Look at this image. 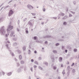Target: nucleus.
<instances>
[{"mask_svg":"<svg viewBox=\"0 0 79 79\" xmlns=\"http://www.w3.org/2000/svg\"><path fill=\"white\" fill-rule=\"evenodd\" d=\"M74 63H72V64L71 65V66H74Z\"/></svg>","mask_w":79,"mask_h":79,"instance_id":"42","label":"nucleus"},{"mask_svg":"<svg viewBox=\"0 0 79 79\" xmlns=\"http://www.w3.org/2000/svg\"><path fill=\"white\" fill-rule=\"evenodd\" d=\"M27 20V18H25V19L23 20L24 22H25Z\"/></svg>","mask_w":79,"mask_h":79,"instance_id":"49","label":"nucleus"},{"mask_svg":"<svg viewBox=\"0 0 79 79\" xmlns=\"http://www.w3.org/2000/svg\"><path fill=\"white\" fill-rule=\"evenodd\" d=\"M13 45L14 46H16V45H17V43H15L13 44Z\"/></svg>","mask_w":79,"mask_h":79,"instance_id":"21","label":"nucleus"},{"mask_svg":"<svg viewBox=\"0 0 79 79\" xmlns=\"http://www.w3.org/2000/svg\"><path fill=\"white\" fill-rule=\"evenodd\" d=\"M9 52H10V54L12 56H14L15 55V54H14V53L13 52H12V51H11L10 50H9Z\"/></svg>","mask_w":79,"mask_h":79,"instance_id":"8","label":"nucleus"},{"mask_svg":"<svg viewBox=\"0 0 79 79\" xmlns=\"http://www.w3.org/2000/svg\"><path fill=\"white\" fill-rule=\"evenodd\" d=\"M19 60H22L23 58V57H22V56L21 55H19Z\"/></svg>","mask_w":79,"mask_h":79,"instance_id":"14","label":"nucleus"},{"mask_svg":"<svg viewBox=\"0 0 79 79\" xmlns=\"http://www.w3.org/2000/svg\"><path fill=\"white\" fill-rule=\"evenodd\" d=\"M60 45V44L59 43H56V46H58Z\"/></svg>","mask_w":79,"mask_h":79,"instance_id":"38","label":"nucleus"},{"mask_svg":"<svg viewBox=\"0 0 79 79\" xmlns=\"http://www.w3.org/2000/svg\"><path fill=\"white\" fill-rule=\"evenodd\" d=\"M31 50L29 49L28 50V54H29H29H30L31 53Z\"/></svg>","mask_w":79,"mask_h":79,"instance_id":"34","label":"nucleus"},{"mask_svg":"<svg viewBox=\"0 0 79 79\" xmlns=\"http://www.w3.org/2000/svg\"><path fill=\"white\" fill-rule=\"evenodd\" d=\"M13 40H15V41H16V40H17V38H13Z\"/></svg>","mask_w":79,"mask_h":79,"instance_id":"25","label":"nucleus"},{"mask_svg":"<svg viewBox=\"0 0 79 79\" xmlns=\"http://www.w3.org/2000/svg\"><path fill=\"white\" fill-rule=\"evenodd\" d=\"M14 7H16V4H14Z\"/></svg>","mask_w":79,"mask_h":79,"instance_id":"63","label":"nucleus"},{"mask_svg":"<svg viewBox=\"0 0 79 79\" xmlns=\"http://www.w3.org/2000/svg\"><path fill=\"white\" fill-rule=\"evenodd\" d=\"M28 24L30 26H32V24L31 22V20L28 22Z\"/></svg>","mask_w":79,"mask_h":79,"instance_id":"12","label":"nucleus"},{"mask_svg":"<svg viewBox=\"0 0 79 79\" xmlns=\"http://www.w3.org/2000/svg\"><path fill=\"white\" fill-rule=\"evenodd\" d=\"M3 21V18H2V17H1L0 18V23H1V22H2V21Z\"/></svg>","mask_w":79,"mask_h":79,"instance_id":"22","label":"nucleus"},{"mask_svg":"<svg viewBox=\"0 0 79 79\" xmlns=\"http://www.w3.org/2000/svg\"><path fill=\"white\" fill-rule=\"evenodd\" d=\"M35 63L36 64H38V63L37 62V61H35Z\"/></svg>","mask_w":79,"mask_h":79,"instance_id":"37","label":"nucleus"},{"mask_svg":"<svg viewBox=\"0 0 79 79\" xmlns=\"http://www.w3.org/2000/svg\"><path fill=\"white\" fill-rule=\"evenodd\" d=\"M12 2V1H9V2L8 3V4H9V3H11V2Z\"/></svg>","mask_w":79,"mask_h":79,"instance_id":"61","label":"nucleus"},{"mask_svg":"<svg viewBox=\"0 0 79 79\" xmlns=\"http://www.w3.org/2000/svg\"><path fill=\"white\" fill-rule=\"evenodd\" d=\"M67 18H68V16H67V15H65V16L62 18V19H66Z\"/></svg>","mask_w":79,"mask_h":79,"instance_id":"15","label":"nucleus"},{"mask_svg":"<svg viewBox=\"0 0 79 79\" xmlns=\"http://www.w3.org/2000/svg\"><path fill=\"white\" fill-rule=\"evenodd\" d=\"M8 7H10V6L9 5L7 6H6L4 8V9H6L7 8H8Z\"/></svg>","mask_w":79,"mask_h":79,"instance_id":"28","label":"nucleus"},{"mask_svg":"<svg viewBox=\"0 0 79 79\" xmlns=\"http://www.w3.org/2000/svg\"><path fill=\"white\" fill-rule=\"evenodd\" d=\"M23 51H24V50H26V47H23Z\"/></svg>","mask_w":79,"mask_h":79,"instance_id":"29","label":"nucleus"},{"mask_svg":"<svg viewBox=\"0 0 79 79\" xmlns=\"http://www.w3.org/2000/svg\"><path fill=\"white\" fill-rule=\"evenodd\" d=\"M59 16H64V14L62 13V12H61L59 14Z\"/></svg>","mask_w":79,"mask_h":79,"instance_id":"11","label":"nucleus"},{"mask_svg":"<svg viewBox=\"0 0 79 79\" xmlns=\"http://www.w3.org/2000/svg\"><path fill=\"white\" fill-rule=\"evenodd\" d=\"M25 32L27 34H28V33H29V31L27 30H26Z\"/></svg>","mask_w":79,"mask_h":79,"instance_id":"43","label":"nucleus"},{"mask_svg":"<svg viewBox=\"0 0 79 79\" xmlns=\"http://www.w3.org/2000/svg\"><path fill=\"white\" fill-rule=\"evenodd\" d=\"M13 13H14V11H13V10H10L9 12V17L11 16V15H13Z\"/></svg>","mask_w":79,"mask_h":79,"instance_id":"3","label":"nucleus"},{"mask_svg":"<svg viewBox=\"0 0 79 79\" xmlns=\"http://www.w3.org/2000/svg\"><path fill=\"white\" fill-rule=\"evenodd\" d=\"M31 61L32 63H33V62H34V60L32 59L31 60Z\"/></svg>","mask_w":79,"mask_h":79,"instance_id":"51","label":"nucleus"},{"mask_svg":"<svg viewBox=\"0 0 79 79\" xmlns=\"http://www.w3.org/2000/svg\"><path fill=\"white\" fill-rule=\"evenodd\" d=\"M64 46H62V49H64Z\"/></svg>","mask_w":79,"mask_h":79,"instance_id":"62","label":"nucleus"},{"mask_svg":"<svg viewBox=\"0 0 79 79\" xmlns=\"http://www.w3.org/2000/svg\"><path fill=\"white\" fill-rule=\"evenodd\" d=\"M63 24L64 25H66V24H67V23L66 22H64L63 23Z\"/></svg>","mask_w":79,"mask_h":79,"instance_id":"23","label":"nucleus"},{"mask_svg":"<svg viewBox=\"0 0 79 79\" xmlns=\"http://www.w3.org/2000/svg\"><path fill=\"white\" fill-rule=\"evenodd\" d=\"M37 66L36 65H34L33 66V67L34 68H37Z\"/></svg>","mask_w":79,"mask_h":79,"instance_id":"48","label":"nucleus"},{"mask_svg":"<svg viewBox=\"0 0 79 79\" xmlns=\"http://www.w3.org/2000/svg\"><path fill=\"white\" fill-rule=\"evenodd\" d=\"M2 74L3 75V76H4L5 74V73L4 72H2Z\"/></svg>","mask_w":79,"mask_h":79,"instance_id":"30","label":"nucleus"},{"mask_svg":"<svg viewBox=\"0 0 79 79\" xmlns=\"http://www.w3.org/2000/svg\"><path fill=\"white\" fill-rule=\"evenodd\" d=\"M36 42H37V43H40V41H36Z\"/></svg>","mask_w":79,"mask_h":79,"instance_id":"55","label":"nucleus"},{"mask_svg":"<svg viewBox=\"0 0 79 79\" xmlns=\"http://www.w3.org/2000/svg\"><path fill=\"white\" fill-rule=\"evenodd\" d=\"M75 66H77V64L76 63L75 64Z\"/></svg>","mask_w":79,"mask_h":79,"instance_id":"64","label":"nucleus"},{"mask_svg":"<svg viewBox=\"0 0 79 79\" xmlns=\"http://www.w3.org/2000/svg\"><path fill=\"white\" fill-rule=\"evenodd\" d=\"M31 14L33 15V16H35V13H31Z\"/></svg>","mask_w":79,"mask_h":79,"instance_id":"26","label":"nucleus"},{"mask_svg":"<svg viewBox=\"0 0 79 79\" xmlns=\"http://www.w3.org/2000/svg\"><path fill=\"white\" fill-rule=\"evenodd\" d=\"M17 31H19V28H17Z\"/></svg>","mask_w":79,"mask_h":79,"instance_id":"60","label":"nucleus"},{"mask_svg":"<svg viewBox=\"0 0 79 79\" xmlns=\"http://www.w3.org/2000/svg\"><path fill=\"white\" fill-rule=\"evenodd\" d=\"M38 68L39 69H40V70H42V69H43V68H42L40 66Z\"/></svg>","mask_w":79,"mask_h":79,"instance_id":"19","label":"nucleus"},{"mask_svg":"<svg viewBox=\"0 0 79 79\" xmlns=\"http://www.w3.org/2000/svg\"><path fill=\"white\" fill-rule=\"evenodd\" d=\"M62 74H63V75H64V74H65L64 70H63V71L62 73Z\"/></svg>","mask_w":79,"mask_h":79,"instance_id":"24","label":"nucleus"},{"mask_svg":"<svg viewBox=\"0 0 79 79\" xmlns=\"http://www.w3.org/2000/svg\"><path fill=\"white\" fill-rule=\"evenodd\" d=\"M53 52L54 53H57V51H56V50H53Z\"/></svg>","mask_w":79,"mask_h":79,"instance_id":"20","label":"nucleus"},{"mask_svg":"<svg viewBox=\"0 0 79 79\" xmlns=\"http://www.w3.org/2000/svg\"><path fill=\"white\" fill-rule=\"evenodd\" d=\"M17 52H18V53H21V51L19 50H18Z\"/></svg>","mask_w":79,"mask_h":79,"instance_id":"18","label":"nucleus"},{"mask_svg":"<svg viewBox=\"0 0 79 79\" xmlns=\"http://www.w3.org/2000/svg\"><path fill=\"white\" fill-rule=\"evenodd\" d=\"M13 29V26H11V25H9L8 28L7 29V31H10V30Z\"/></svg>","mask_w":79,"mask_h":79,"instance_id":"2","label":"nucleus"},{"mask_svg":"<svg viewBox=\"0 0 79 79\" xmlns=\"http://www.w3.org/2000/svg\"><path fill=\"white\" fill-rule=\"evenodd\" d=\"M65 53H67V52H68V50H65Z\"/></svg>","mask_w":79,"mask_h":79,"instance_id":"56","label":"nucleus"},{"mask_svg":"<svg viewBox=\"0 0 79 79\" xmlns=\"http://www.w3.org/2000/svg\"><path fill=\"white\" fill-rule=\"evenodd\" d=\"M72 16H73V15H72L71 14H69V17H72Z\"/></svg>","mask_w":79,"mask_h":79,"instance_id":"47","label":"nucleus"},{"mask_svg":"<svg viewBox=\"0 0 79 79\" xmlns=\"http://www.w3.org/2000/svg\"><path fill=\"white\" fill-rule=\"evenodd\" d=\"M67 48L68 49H69V45H68L67 46Z\"/></svg>","mask_w":79,"mask_h":79,"instance_id":"41","label":"nucleus"},{"mask_svg":"<svg viewBox=\"0 0 79 79\" xmlns=\"http://www.w3.org/2000/svg\"><path fill=\"white\" fill-rule=\"evenodd\" d=\"M15 34V32L12 31L10 34V36L11 37H13V34Z\"/></svg>","mask_w":79,"mask_h":79,"instance_id":"13","label":"nucleus"},{"mask_svg":"<svg viewBox=\"0 0 79 79\" xmlns=\"http://www.w3.org/2000/svg\"><path fill=\"white\" fill-rule=\"evenodd\" d=\"M21 64H24V62L23 61H22L21 62Z\"/></svg>","mask_w":79,"mask_h":79,"instance_id":"27","label":"nucleus"},{"mask_svg":"<svg viewBox=\"0 0 79 79\" xmlns=\"http://www.w3.org/2000/svg\"><path fill=\"white\" fill-rule=\"evenodd\" d=\"M18 24H19V20L18 21Z\"/></svg>","mask_w":79,"mask_h":79,"instance_id":"59","label":"nucleus"},{"mask_svg":"<svg viewBox=\"0 0 79 79\" xmlns=\"http://www.w3.org/2000/svg\"><path fill=\"white\" fill-rule=\"evenodd\" d=\"M51 58L52 60H53L54 61V57H53V56H52V57H51Z\"/></svg>","mask_w":79,"mask_h":79,"instance_id":"32","label":"nucleus"},{"mask_svg":"<svg viewBox=\"0 0 79 79\" xmlns=\"http://www.w3.org/2000/svg\"><path fill=\"white\" fill-rule=\"evenodd\" d=\"M34 52L36 54V53H37V51L36 50Z\"/></svg>","mask_w":79,"mask_h":79,"instance_id":"53","label":"nucleus"},{"mask_svg":"<svg viewBox=\"0 0 79 79\" xmlns=\"http://www.w3.org/2000/svg\"><path fill=\"white\" fill-rule=\"evenodd\" d=\"M14 60L15 61H16V62H17V61H18V59H16V58H15L14 59Z\"/></svg>","mask_w":79,"mask_h":79,"instance_id":"39","label":"nucleus"},{"mask_svg":"<svg viewBox=\"0 0 79 79\" xmlns=\"http://www.w3.org/2000/svg\"><path fill=\"white\" fill-rule=\"evenodd\" d=\"M77 50L76 49H74V51L75 52H77Z\"/></svg>","mask_w":79,"mask_h":79,"instance_id":"40","label":"nucleus"},{"mask_svg":"<svg viewBox=\"0 0 79 79\" xmlns=\"http://www.w3.org/2000/svg\"><path fill=\"white\" fill-rule=\"evenodd\" d=\"M57 79H61V77H58Z\"/></svg>","mask_w":79,"mask_h":79,"instance_id":"58","label":"nucleus"},{"mask_svg":"<svg viewBox=\"0 0 79 79\" xmlns=\"http://www.w3.org/2000/svg\"><path fill=\"white\" fill-rule=\"evenodd\" d=\"M53 69L54 70H56V66H53Z\"/></svg>","mask_w":79,"mask_h":79,"instance_id":"17","label":"nucleus"},{"mask_svg":"<svg viewBox=\"0 0 79 79\" xmlns=\"http://www.w3.org/2000/svg\"><path fill=\"white\" fill-rule=\"evenodd\" d=\"M44 38H47L48 39L49 38H52V37L51 36H50L49 35H47L45 36L44 37Z\"/></svg>","mask_w":79,"mask_h":79,"instance_id":"6","label":"nucleus"},{"mask_svg":"<svg viewBox=\"0 0 79 79\" xmlns=\"http://www.w3.org/2000/svg\"><path fill=\"white\" fill-rule=\"evenodd\" d=\"M38 60H42V58H41V57H39L38 58Z\"/></svg>","mask_w":79,"mask_h":79,"instance_id":"44","label":"nucleus"},{"mask_svg":"<svg viewBox=\"0 0 79 79\" xmlns=\"http://www.w3.org/2000/svg\"><path fill=\"white\" fill-rule=\"evenodd\" d=\"M17 64L18 67L20 65L18 63H17Z\"/></svg>","mask_w":79,"mask_h":79,"instance_id":"35","label":"nucleus"},{"mask_svg":"<svg viewBox=\"0 0 79 79\" xmlns=\"http://www.w3.org/2000/svg\"><path fill=\"white\" fill-rule=\"evenodd\" d=\"M53 18L54 19H57V17H53Z\"/></svg>","mask_w":79,"mask_h":79,"instance_id":"52","label":"nucleus"},{"mask_svg":"<svg viewBox=\"0 0 79 79\" xmlns=\"http://www.w3.org/2000/svg\"><path fill=\"white\" fill-rule=\"evenodd\" d=\"M70 68V66H68L67 67V69H68V70H69V69Z\"/></svg>","mask_w":79,"mask_h":79,"instance_id":"45","label":"nucleus"},{"mask_svg":"<svg viewBox=\"0 0 79 79\" xmlns=\"http://www.w3.org/2000/svg\"><path fill=\"white\" fill-rule=\"evenodd\" d=\"M43 11L44 12H45V8H43Z\"/></svg>","mask_w":79,"mask_h":79,"instance_id":"31","label":"nucleus"},{"mask_svg":"<svg viewBox=\"0 0 79 79\" xmlns=\"http://www.w3.org/2000/svg\"><path fill=\"white\" fill-rule=\"evenodd\" d=\"M30 70L31 72H32L33 71V70L32 69V67H31V68Z\"/></svg>","mask_w":79,"mask_h":79,"instance_id":"46","label":"nucleus"},{"mask_svg":"<svg viewBox=\"0 0 79 79\" xmlns=\"http://www.w3.org/2000/svg\"><path fill=\"white\" fill-rule=\"evenodd\" d=\"M12 73H13L12 72H9L7 73V76H11V74H12Z\"/></svg>","mask_w":79,"mask_h":79,"instance_id":"9","label":"nucleus"},{"mask_svg":"<svg viewBox=\"0 0 79 79\" xmlns=\"http://www.w3.org/2000/svg\"><path fill=\"white\" fill-rule=\"evenodd\" d=\"M4 26H3L0 28V34L2 35H5L6 33V31L4 29Z\"/></svg>","mask_w":79,"mask_h":79,"instance_id":"1","label":"nucleus"},{"mask_svg":"<svg viewBox=\"0 0 79 79\" xmlns=\"http://www.w3.org/2000/svg\"><path fill=\"white\" fill-rule=\"evenodd\" d=\"M22 72V70L21 69V68L18 69L17 70V73H21V72Z\"/></svg>","mask_w":79,"mask_h":79,"instance_id":"7","label":"nucleus"},{"mask_svg":"<svg viewBox=\"0 0 79 79\" xmlns=\"http://www.w3.org/2000/svg\"><path fill=\"white\" fill-rule=\"evenodd\" d=\"M58 60L59 62L60 63H61L62 61H63V58L61 57H60L58 59Z\"/></svg>","mask_w":79,"mask_h":79,"instance_id":"5","label":"nucleus"},{"mask_svg":"<svg viewBox=\"0 0 79 79\" xmlns=\"http://www.w3.org/2000/svg\"><path fill=\"white\" fill-rule=\"evenodd\" d=\"M24 71H27V67H25L24 68Z\"/></svg>","mask_w":79,"mask_h":79,"instance_id":"33","label":"nucleus"},{"mask_svg":"<svg viewBox=\"0 0 79 79\" xmlns=\"http://www.w3.org/2000/svg\"><path fill=\"white\" fill-rule=\"evenodd\" d=\"M37 39V37L34 36V40H36Z\"/></svg>","mask_w":79,"mask_h":79,"instance_id":"36","label":"nucleus"},{"mask_svg":"<svg viewBox=\"0 0 79 79\" xmlns=\"http://www.w3.org/2000/svg\"><path fill=\"white\" fill-rule=\"evenodd\" d=\"M44 64H45L46 66H48V63L46 62H44L43 63Z\"/></svg>","mask_w":79,"mask_h":79,"instance_id":"16","label":"nucleus"},{"mask_svg":"<svg viewBox=\"0 0 79 79\" xmlns=\"http://www.w3.org/2000/svg\"><path fill=\"white\" fill-rule=\"evenodd\" d=\"M75 69H73V73H75Z\"/></svg>","mask_w":79,"mask_h":79,"instance_id":"54","label":"nucleus"},{"mask_svg":"<svg viewBox=\"0 0 79 79\" xmlns=\"http://www.w3.org/2000/svg\"><path fill=\"white\" fill-rule=\"evenodd\" d=\"M76 3V2H73V3L74 5H75Z\"/></svg>","mask_w":79,"mask_h":79,"instance_id":"57","label":"nucleus"},{"mask_svg":"<svg viewBox=\"0 0 79 79\" xmlns=\"http://www.w3.org/2000/svg\"><path fill=\"white\" fill-rule=\"evenodd\" d=\"M27 8L30 10H31L32 9H33V8H34V7H33V6L29 5H28L27 6Z\"/></svg>","mask_w":79,"mask_h":79,"instance_id":"4","label":"nucleus"},{"mask_svg":"<svg viewBox=\"0 0 79 79\" xmlns=\"http://www.w3.org/2000/svg\"><path fill=\"white\" fill-rule=\"evenodd\" d=\"M6 49H7V50H8V51L10 50V48L8 47V44H6Z\"/></svg>","mask_w":79,"mask_h":79,"instance_id":"10","label":"nucleus"},{"mask_svg":"<svg viewBox=\"0 0 79 79\" xmlns=\"http://www.w3.org/2000/svg\"><path fill=\"white\" fill-rule=\"evenodd\" d=\"M72 13H73V15H74L75 14V12H73L72 11H71Z\"/></svg>","mask_w":79,"mask_h":79,"instance_id":"50","label":"nucleus"}]
</instances>
